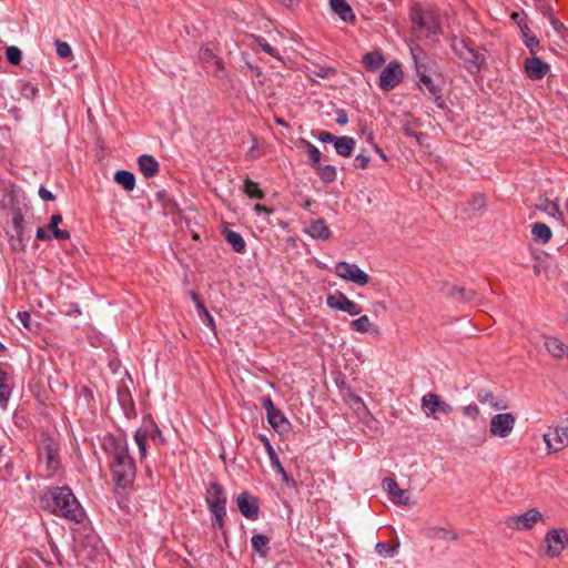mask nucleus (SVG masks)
Instances as JSON below:
<instances>
[{"mask_svg": "<svg viewBox=\"0 0 568 568\" xmlns=\"http://www.w3.org/2000/svg\"><path fill=\"white\" fill-rule=\"evenodd\" d=\"M43 508L50 510L55 516L67 520L80 524L84 519V510L72 490L64 487L49 488L42 497Z\"/></svg>", "mask_w": 568, "mask_h": 568, "instance_id": "nucleus-1", "label": "nucleus"}, {"mask_svg": "<svg viewBox=\"0 0 568 568\" xmlns=\"http://www.w3.org/2000/svg\"><path fill=\"white\" fill-rule=\"evenodd\" d=\"M111 470L119 487L129 486L135 477V465L125 443H116L112 452Z\"/></svg>", "mask_w": 568, "mask_h": 568, "instance_id": "nucleus-2", "label": "nucleus"}, {"mask_svg": "<svg viewBox=\"0 0 568 568\" xmlns=\"http://www.w3.org/2000/svg\"><path fill=\"white\" fill-rule=\"evenodd\" d=\"M412 28L416 33L427 38L440 32V21L438 13L433 9H424L416 3L410 9Z\"/></svg>", "mask_w": 568, "mask_h": 568, "instance_id": "nucleus-3", "label": "nucleus"}, {"mask_svg": "<svg viewBox=\"0 0 568 568\" xmlns=\"http://www.w3.org/2000/svg\"><path fill=\"white\" fill-rule=\"evenodd\" d=\"M206 503L214 517L212 526L222 529L226 516V496L224 488L220 484H211L206 491Z\"/></svg>", "mask_w": 568, "mask_h": 568, "instance_id": "nucleus-4", "label": "nucleus"}, {"mask_svg": "<svg viewBox=\"0 0 568 568\" xmlns=\"http://www.w3.org/2000/svg\"><path fill=\"white\" fill-rule=\"evenodd\" d=\"M455 53L463 60L468 72L475 74L480 71L484 58L470 45L469 40L455 39L453 41Z\"/></svg>", "mask_w": 568, "mask_h": 568, "instance_id": "nucleus-5", "label": "nucleus"}, {"mask_svg": "<svg viewBox=\"0 0 568 568\" xmlns=\"http://www.w3.org/2000/svg\"><path fill=\"white\" fill-rule=\"evenodd\" d=\"M544 442L549 452H560L568 445V418L565 420V425L556 426L548 429L542 435Z\"/></svg>", "mask_w": 568, "mask_h": 568, "instance_id": "nucleus-6", "label": "nucleus"}, {"mask_svg": "<svg viewBox=\"0 0 568 568\" xmlns=\"http://www.w3.org/2000/svg\"><path fill=\"white\" fill-rule=\"evenodd\" d=\"M516 424V417L511 413H498L490 419L489 433L499 438L508 437Z\"/></svg>", "mask_w": 568, "mask_h": 568, "instance_id": "nucleus-7", "label": "nucleus"}, {"mask_svg": "<svg viewBox=\"0 0 568 568\" xmlns=\"http://www.w3.org/2000/svg\"><path fill=\"white\" fill-rule=\"evenodd\" d=\"M542 515L536 508H531L521 515L510 516L506 518L505 524L513 530H529L538 521L542 520Z\"/></svg>", "mask_w": 568, "mask_h": 568, "instance_id": "nucleus-8", "label": "nucleus"}, {"mask_svg": "<svg viewBox=\"0 0 568 568\" xmlns=\"http://www.w3.org/2000/svg\"><path fill=\"white\" fill-rule=\"evenodd\" d=\"M335 273L337 276L353 282L359 286H364L369 282V276L356 264H349L347 262H338L335 265Z\"/></svg>", "mask_w": 568, "mask_h": 568, "instance_id": "nucleus-9", "label": "nucleus"}, {"mask_svg": "<svg viewBox=\"0 0 568 568\" xmlns=\"http://www.w3.org/2000/svg\"><path fill=\"white\" fill-rule=\"evenodd\" d=\"M422 409L428 417H437V413L448 415L453 412V407L440 399L439 395L429 393L422 397Z\"/></svg>", "mask_w": 568, "mask_h": 568, "instance_id": "nucleus-10", "label": "nucleus"}, {"mask_svg": "<svg viewBox=\"0 0 568 568\" xmlns=\"http://www.w3.org/2000/svg\"><path fill=\"white\" fill-rule=\"evenodd\" d=\"M326 304L331 308L345 312L351 316L359 315L363 311L359 304L349 300L346 295L339 292L328 295Z\"/></svg>", "mask_w": 568, "mask_h": 568, "instance_id": "nucleus-11", "label": "nucleus"}, {"mask_svg": "<svg viewBox=\"0 0 568 568\" xmlns=\"http://www.w3.org/2000/svg\"><path fill=\"white\" fill-rule=\"evenodd\" d=\"M547 555L551 558L558 557L568 545V532L560 529H552L546 534Z\"/></svg>", "mask_w": 568, "mask_h": 568, "instance_id": "nucleus-12", "label": "nucleus"}, {"mask_svg": "<svg viewBox=\"0 0 568 568\" xmlns=\"http://www.w3.org/2000/svg\"><path fill=\"white\" fill-rule=\"evenodd\" d=\"M402 69L397 62H390L379 75V87L384 91L393 90L402 81Z\"/></svg>", "mask_w": 568, "mask_h": 568, "instance_id": "nucleus-13", "label": "nucleus"}, {"mask_svg": "<svg viewBox=\"0 0 568 568\" xmlns=\"http://www.w3.org/2000/svg\"><path fill=\"white\" fill-rule=\"evenodd\" d=\"M383 488L387 491L389 499L396 504L402 506H410L412 500L409 494L399 488L397 481L390 477H386L383 479Z\"/></svg>", "mask_w": 568, "mask_h": 568, "instance_id": "nucleus-14", "label": "nucleus"}, {"mask_svg": "<svg viewBox=\"0 0 568 568\" xmlns=\"http://www.w3.org/2000/svg\"><path fill=\"white\" fill-rule=\"evenodd\" d=\"M526 75L531 80L542 79L549 71V64L539 58H527L524 62Z\"/></svg>", "mask_w": 568, "mask_h": 568, "instance_id": "nucleus-15", "label": "nucleus"}, {"mask_svg": "<svg viewBox=\"0 0 568 568\" xmlns=\"http://www.w3.org/2000/svg\"><path fill=\"white\" fill-rule=\"evenodd\" d=\"M237 507L241 514L247 519H256L258 514V504L257 499L247 493H242L239 495Z\"/></svg>", "mask_w": 568, "mask_h": 568, "instance_id": "nucleus-16", "label": "nucleus"}, {"mask_svg": "<svg viewBox=\"0 0 568 568\" xmlns=\"http://www.w3.org/2000/svg\"><path fill=\"white\" fill-rule=\"evenodd\" d=\"M329 6L332 11L335 12L343 21H355V13L346 0H331Z\"/></svg>", "mask_w": 568, "mask_h": 568, "instance_id": "nucleus-17", "label": "nucleus"}, {"mask_svg": "<svg viewBox=\"0 0 568 568\" xmlns=\"http://www.w3.org/2000/svg\"><path fill=\"white\" fill-rule=\"evenodd\" d=\"M306 232L311 237L322 241H326L331 236V231L322 219L311 221Z\"/></svg>", "mask_w": 568, "mask_h": 568, "instance_id": "nucleus-18", "label": "nucleus"}, {"mask_svg": "<svg viewBox=\"0 0 568 568\" xmlns=\"http://www.w3.org/2000/svg\"><path fill=\"white\" fill-rule=\"evenodd\" d=\"M138 165L140 172L145 178H152L159 172V162L149 154H143L138 159Z\"/></svg>", "mask_w": 568, "mask_h": 568, "instance_id": "nucleus-19", "label": "nucleus"}, {"mask_svg": "<svg viewBox=\"0 0 568 568\" xmlns=\"http://www.w3.org/2000/svg\"><path fill=\"white\" fill-rule=\"evenodd\" d=\"M13 389V379L12 376L0 369V404L4 405L12 393Z\"/></svg>", "mask_w": 568, "mask_h": 568, "instance_id": "nucleus-20", "label": "nucleus"}, {"mask_svg": "<svg viewBox=\"0 0 568 568\" xmlns=\"http://www.w3.org/2000/svg\"><path fill=\"white\" fill-rule=\"evenodd\" d=\"M264 443H265L266 452H267V455H268V458H270V462H271V465H272L273 469L277 474L281 475L282 480L285 484H288L290 483V477L286 474L284 467L282 466L277 454L275 453L274 448L272 447L271 443L267 439H265Z\"/></svg>", "mask_w": 568, "mask_h": 568, "instance_id": "nucleus-21", "label": "nucleus"}, {"mask_svg": "<svg viewBox=\"0 0 568 568\" xmlns=\"http://www.w3.org/2000/svg\"><path fill=\"white\" fill-rule=\"evenodd\" d=\"M426 536L430 539H439L444 541H454L457 540L458 535L454 530H449L444 527H429L426 529Z\"/></svg>", "mask_w": 568, "mask_h": 568, "instance_id": "nucleus-22", "label": "nucleus"}, {"mask_svg": "<svg viewBox=\"0 0 568 568\" xmlns=\"http://www.w3.org/2000/svg\"><path fill=\"white\" fill-rule=\"evenodd\" d=\"M267 420L270 425L278 433H286L290 428V422L283 415L280 409H275L274 412L267 415Z\"/></svg>", "mask_w": 568, "mask_h": 568, "instance_id": "nucleus-23", "label": "nucleus"}, {"mask_svg": "<svg viewBox=\"0 0 568 568\" xmlns=\"http://www.w3.org/2000/svg\"><path fill=\"white\" fill-rule=\"evenodd\" d=\"M334 148L338 155L348 158L355 149V140L351 136H338L334 142Z\"/></svg>", "mask_w": 568, "mask_h": 568, "instance_id": "nucleus-24", "label": "nucleus"}, {"mask_svg": "<svg viewBox=\"0 0 568 568\" xmlns=\"http://www.w3.org/2000/svg\"><path fill=\"white\" fill-rule=\"evenodd\" d=\"M62 222L61 214H53L50 217V223L48 225V230L53 235L55 240L67 241L70 239V232L67 230L59 229V224Z\"/></svg>", "mask_w": 568, "mask_h": 568, "instance_id": "nucleus-25", "label": "nucleus"}, {"mask_svg": "<svg viewBox=\"0 0 568 568\" xmlns=\"http://www.w3.org/2000/svg\"><path fill=\"white\" fill-rule=\"evenodd\" d=\"M191 297L193 302L195 303L196 312L199 317L203 320L205 325L210 327L212 331L215 329V322L213 316L210 314V312L206 310L205 305L200 301L196 293L192 292Z\"/></svg>", "mask_w": 568, "mask_h": 568, "instance_id": "nucleus-26", "label": "nucleus"}, {"mask_svg": "<svg viewBox=\"0 0 568 568\" xmlns=\"http://www.w3.org/2000/svg\"><path fill=\"white\" fill-rule=\"evenodd\" d=\"M545 346L550 355L556 358H562L566 356V352L568 347L556 337H547L545 341Z\"/></svg>", "mask_w": 568, "mask_h": 568, "instance_id": "nucleus-27", "label": "nucleus"}, {"mask_svg": "<svg viewBox=\"0 0 568 568\" xmlns=\"http://www.w3.org/2000/svg\"><path fill=\"white\" fill-rule=\"evenodd\" d=\"M531 234L536 242H540L542 244L548 243L551 240L552 232L550 227L541 222L535 223L531 227Z\"/></svg>", "mask_w": 568, "mask_h": 568, "instance_id": "nucleus-28", "label": "nucleus"}, {"mask_svg": "<svg viewBox=\"0 0 568 568\" xmlns=\"http://www.w3.org/2000/svg\"><path fill=\"white\" fill-rule=\"evenodd\" d=\"M114 181L122 185L125 191H133L135 187V176L132 172L126 170L118 171L114 174Z\"/></svg>", "mask_w": 568, "mask_h": 568, "instance_id": "nucleus-29", "label": "nucleus"}, {"mask_svg": "<svg viewBox=\"0 0 568 568\" xmlns=\"http://www.w3.org/2000/svg\"><path fill=\"white\" fill-rule=\"evenodd\" d=\"M270 539L265 535L256 534L251 538V545L255 552L260 556L265 557L270 550Z\"/></svg>", "mask_w": 568, "mask_h": 568, "instance_id": "nucleus-30", "label": "nucleus"}, {"mask_svg": "<svg viewBox=\"0 0 568 568\" xmlns=\"http://www.w3.org/2000/svg\"><path fill=\"white\" fill-rule=\"evenodd\" d=\"M363 63L367 70L376 71L385 63V59L379 52L373 51L363 57Z\"/></svg>", "mask_w": 568, "mask_h": 568, "instance_id": "nucleus-31", "label": "nucleus"}, {"mask_svg": "<svg viewBox=\"0 0 568 568\" xmlns=\"http://www.w3.org/2000/svg\"><path fill=\"white\" fill-rule=\"evenodd\" d=\"M225 239L235 252L241 253L244 251L245 241L240 233L231 231V230H226Z\"/></svg>", "mask_w": 568, "mask_h": 568, "instance_id": "nucleus-32", "label": "nucleus"}, {"mask_svg": "<svg viewBox=\"0 0 568 568\" xmlns=\"http://www.w3.org/2000/svg\"><path fill=\"white\" fill-rule=\"evenodd\" d=\"M149 439V428L148 425L139 428L135 432L134 440L139 447L140 456L143 458L146 456V442Z\"/></svg>", "mask_w": 568, "mask_h": 568, "instance_id": "nucleus-33", "label": "nucleus"}, {"mask_svg": "<svg viewBox=\"0 0 568 568\" xmlns=\"http://www.w3.org/2000/svg\"><path fill=\"white\" fill-rule=\"evenodd\" d=\"M7 234L10 237V245L14 251H21L24 247V229H21V232L12 231V226H9L7 230Z\"/></svg>", "mask_w": 568, "mask_h": 568, "instance_id": "nucleus-34", "label": "nucleus"}, {"mask_svg": "<svg viewBox=\"0 0 568 568\" xmlns=\"http://www.w3.org/2000/svg\"><path fill=\"white\" fill-rule=\"evenodd\" d=\"M519 27H520L523 37L525 39L526 47L529 49V51L531 53H536L538 51V48H539L538 39L531 33V31H530V29L528 28L527 24L521 26L519 23Z\"/></svg>", "mask_w": 568, "mask_h": 568, "instance_id": "nucleus-35", "label": "nucleus"}, {"mask_svg": "<svg viewBox=\"0 0 568 568\" xmlns=\"http://www.w3.org/2000/svg\"><path fill=\"white\" fill-rule=\"evenodd\" d=\"M477 399L483 404H489L491 407H494L496 409L507 408V405L503 400H500V402L495 400V396L489 390H480L477 394Z\"/></svg>", "mask_w": 568, "mask_h": 568, "instance_id": "nucleus-36", "label": "nucleus"}, {"mask_svg": "<svg viewBox=\"0 0 568 568\" xmlns=\"http://www.w3.org/2000/svg\"><path fill=\"white\" fill-rule=\"evenodd\" d=\"M315 170L317 171L320 178L322 181L326 182V183H331L333 181L336 180L337 178V171H336V168L333 166V165H317L315 168Z\"/></svg>", "mask_w": 568, "mask_h": 568, "instance_id": "nucleus-37", "label": "nucleus"}, {"mask_svg": "<svg viewBox=\"0 0 568 568\" xmlns=\"http://www.w3.org/2000/svg\"><path fill=\"white\" fill-rule=\"evenodd\" d=\"M417 75L419 79V82L427 89V91L436 97V100H439L440 97L438 95L439 89L435 85L432 78L427 75L425 72H422L419 68L417 67Z\"/></svg>", "mask_w": 568, "mask_h": 568, "instance_id": "nucleus-38", "label": "nucleus"}, {"mask_svg": "<svg viewBox=\"0 0 568 568\" xmlns=\"http://www.w3.org/2000/svg\"><path fill=\"white\" fill-rule=\"evenodd\" d=\"M349 326L353 331L363 334L372 329V322L367 315H363L359 318L352 321Z\"/></svg>", "mask_w": 568, "mask_h": 568, "instance_id": "nucleus-39", "label": "nucleus"}, {"mask_svg": "<svg viewBox=\"0 0 568 568\" xmlns=\"http://www.w3.org/2000/svg\"><path fill=\"white\" fill-rule=\"evenodd\" d=\"M537 209L547 213L548 215H550L552 217H556L557 215L558 216L562 215L559 210L558 204L548 199L541 200L540 203L537 204Z\"/></svg>", "mask_w": 568, "mask_h": 568, "instance_id": "nucleus-40", "label": "nucleus"}, {"mask_svg": "<svg viewBox=\"0 0 568 568\" xmlns=\"http://www.w3.org/2000/svg\"><path fill=\"white\" fill-rule=\"evenodd\" d=\"M244 192L252 199L262 200L264 197V193L258 189L257 183L250 180L248 178L244 180Z\"/></svg>", "mask_w": 568, "mask_h": 568, "instance_id": "nucleus-41", "label": "nucleus"}, {"mask_svg": "<svg viewBox=\"0 0 568 568\" xmlns=\"http://www.w3.org/2000/svg\"><path fill=\"white\" fill-rule=\"evenodd\" d=\"M18 318L21 325L29 332L37 331L38 324L32 321L31 315L28 312H19Z\"/></svg>", "mask_w": 568, "mask_h": 568, "instance_id": "nucleus-42", "label": "nucleus"}, {"mask_svg": "<svg viewBox=\"0 0 568 568\" xmlns=\"http://www.w3.org/2000/svg\"><path fill=\"white\" fill-rule=\"evenodd\" d=\"M303 143L306 145L307 148V153H308V156L312 161V166L313 168H316L317 165H320V161H321V152L320 150L313 145L312 143H310L308 141H305V140H302Z\"/></svg>", "mask_w": 568, "mask_h": 568, "instance_id": "nucleus-43", "label": "nucleus"}, {"mask_svg": "<svg viewBox=\"0 0 568 568\" xmlns=\"http://www.w3.org/2000/svg\"><path fill=\"white\" fill-rule=\"evenodd\" d=\"M6 58L11 64L18 65L22 59L21 50L18 47H8L6 50Z\"/></svg>", "mask_w": 568, "mask_h": 568, "instance_id": "nucleus-44", "label": "nucleus"}, {"mask_svg": "<svg viewBox=\"0 0 568 568\" xmlns=\"http://www.w3.org/2000/svg\"><path fill=\"white\" fill-rule=\"evenodd\" d=\"M253 39L265 53L281 60L278 52L268 42H266L263 38L253 37Z\"/></svg>", "mask_w": 568, "mask_h": 568, "instance_id": "nucleus-45", "label": "nucleus"}, {"mask_svg": "<svg viewBox=\"0 0 568 568\" xmlns=\"http://www.w3.org/2000/svg\"><path fill=\"white\" fill-rule=\"evenodd\" d=\"M54 44H55V49H57V54L60 58L68 59L72 55L71 47L67 42L61 41V40H55Z\"/></svg>", "mask_w": 568, "mask_h": 568, "instance_id": "nucleus-46", "label": "nucleus"}, {"mask_svg": "<svg viewBox=\"0 0 568 568\" xmlns=\"http://www.w3.org/2000/svg\"><path fill=\"white\" fill-rule=\"evenodd\" d=\"M199 57L203 62L210 63L215 59L216 54L212 45L207 43L200 49Z\"/></svg>", "mask_w": 568, "mask_h": 568, "instance_id": "nucleus-47", "label": "nucleus"}, {"mask_svg": "<svg viewBox=\"0 0 568 568\" xmlns=\"http://www.w3.org/2000/svg\"><path fill=\"white\" fill-rule=\"evenodd\" d=\"M20 92L24 98L33 99L38 94V88L30 82H24L21 84Z\"/></svg>", "mask_w": 568, "mask_h": 568, "instance_id": "nucleus-48", "label": "nucleus"}, {"mask_svg": "<svg viewBox=\"0 0 568 568\" xmlns=\"http://www.w3.org/2000/svg\"><path fill=\"white\" fill-rule=\"evenodd\" d=\"M375 549L379 555L385 557H393L396 552V548L386 542H377Z\"/></svg>", "mask_w": 568, "mask_h": 568, "instance_id": "nucleus-49", "label": "nucleus"}, {"mask_svg": "<svg viewBox=\"0 0 568 568\" xmlns=\"http://www.w3.org/2000/svg\"><path fill=\"white\" fill-rule=\"evenodd\" d=\"M47 465L49 469L55 470L58 468V460L55 459V453L53 448L48 445L45 446Z\"/></svg>", "mask_w": 568, "mask_h": 568, "instance_id": "nucleus-50", "label": "nucleus"}, {"mask_svg": "<svg viewBox=\"0 0 568 568\" xmlns=\"http://www.w3.org/2000/svg\"><path fill=\"white\" fill-rule=\"evenodd\" d=\"M23 215L22 213L19 211V210H16L13 211V214H12V221H11V225L12 226V231H19L21 232V229H24L23 227Z\"/></svg>", "mask_w": 568, "mask_h": 568, "instance_id": "nucleus-51", "label": "nucleus"}, {"mask_svg": "<svg viewBox=\"0 0 568 568\" xmlns=\"http://www.w3.org/2000/svg\"><path fill=\"white\" fill-rule=\"evenodd\" d=\"M314 74L322 79H326L335 75L336 70L331 67H317L316 70L314 71Z\"/></svg>", "mask_w": 568, "mask_h": 568, "instance_id": "nucleus-52", "label": "nucleus"}, {"mask_svg": "<svg viewBox=\"0 0 568 568\" xmlns=\"http://www.w3.org/2000/svg\"><path fill=\"white\" fill-rule=\"evenodd\" d=\"M448 294L455 296V295H460L462 298L464 300H471L475 295L474 292L469 291V292H466L464 287H457V286H454L450 288V291L448 292Z\"/></svg>", "mask_w": 568, "mask_h": 568, "instance_id": "nucleus-53", "label": "nucleus"}, {"mask_svg": "<svg viewBox=\"0 0 568 568\" xmlns=\"http://www.w3.org/2000/svg\"><path fill=\"white\" fill-rule=\"evenodd\" d=\"M371 159L368 155H365L363 153H359L355 159H354V166L356 169H366L368 166V163H369Z\"/></svg>", "mask_w": 568, "mask_h": 568, "instance_id": "nucleus-54", "label": "nucleus"}, {"mask_svg": "<svg viewBox=\"0 0 568 568\" xmlns=\"http://www.w3.org/2000/svg\"><path fill=\"white\" fill-rule=\"evenodd\" d=\"M149 428V438L153 440L154 443H162L163 438L161 435V430L155 425H150Z\"/></svg>", "mask_w": 568, "mask_h": 568, "instance_id": "nucleus-55", "label": "nucleus"}, {"mask_svg": "<svg viewBox=\"0 0 568 568\" xmlns=\"http://www.w3.org/2000/svg\"><path fill=\"white\" fill-rule=\"evenodd\" d=\"M338 136L327 132V131H321L317 135V139L323 143H333L336 141Z\"/></svg>", "mask_w": 568, "mask_h": 568, "instance_id": "nucleus-56", "label": "nucleus"}, {"mask_svg": "<svg viewBox=\"0 0 568 568\" xmlns=\"http://www.w3.org/2000/svg\"><path fill=\"white\" fill-rule=\"evenodd\" d=\"M36 236L40 241H50V240L54 239L53 235L50 233V231L45 230L43 227H39L37 230Z\"/></svg>", "mask_w": 568, "mask_h": 568, "instance_id": "nucleus-57", "label": "nucleus"}, {"mask_svg": "<svg viewBox=\"0 0 568 568\" xmlns=\"http://www.w3.org/2000/svg\"><path fill=\"white\" fill-rule=\"evenodd\" d=\"M336 123L339 125H345L348 122V115L345 110L338 109L336 111Z\"/></svg>", "mask_w": 568, "mask_h": 568, "instance_id": "nucleus-58", "label": "nucleus"}, {"mask_svg": "<svg viewBox=\"0 0 568 568\" xmlns=\"http://www.w3.org/2000/svg\"><path fill=\"white\" fill-rule=\"evenodd\" d=\"M464 414L471 418H476L479 415V408L476 405H467L464 407Z\"/></svg>", "mask_w": 568, "mask_h": 568, "instance_id": "nucleus-59", "label": "nucleus"}, {"mask_svg": "<svg viewBox=\"0 0 568 568\" xmlns=\"http://www.w3.org/2000/svg\"><path fill=\"white\" fill-rule=\"evenodd\" d=\"M39 196L43 200V201H53L55 197L54 195L52 194L51 191H49L48 189L41 186L39 189Z\"/></svg>", "mask_w": 568, "mask_h": 568, "instance_id": "nucleus-60", "label": "nucleus"}, {"mask_svg": "<svg viewBox=\"0 0 568 568\" xmlns=\"http://www.w3.org/2000/svg\"><path fill=\"white\" fill-rule=\"evenodd\" d=\"M263 407L266 410V415L277 409L270 397L263 399Z\"/></svg>", "mask_w": 568, "mask_h": 568, "instance_id": "nucleus-61", "label": "nucleus"}, {"mask_svg": "<svg viewBox=\"0 0 568 568\" xmlns=\"http://www.w3.org/2000/svg\"><path fill=\"white\" fill-rule=\"evenodd\" d=\"M260 156H261V152L258 151V149L256 146H252L246 153V158L250 160H254Z\"/></svg>", "mask_w": 568, "mask_h": 568, "instance_id": "nucleus-62", "label": "nucleus"}, {"mask_svg": "<svg viewBox=\"0 0 568 568\" xmlns=\"http://www.w3.org/2000/svg\"><path fill=\"white\" fill-rule=\"evenodd\" d=\"M281 6L293 9L298 4V0H276Z\"/></svg>", "mask_w": 568, "mask_h": 568, "instance_id": "nucleus-63", "label": "nucleus"}, {"mask_svg": "<svg viewBox=\"0 0 568 568\" xmlns=\"http://www.w3.org/2000/svg\"><path fill=\"white\" fill-rule=\"evenodd\" d=\"M211 63H213L217 70H220V71L224 70V62L220 57L216 55L215 59Z\"/></svg>", "mask_w": 568, "mask_h": 568, "instance_id": "nucleus-64", "label": "nucleus"}]
</instances>
